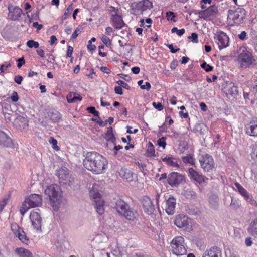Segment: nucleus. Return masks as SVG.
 Masks as SVG:
<instances>
[{"label": "nucleus", "mask_w": 257, "mask_h": 257, "mask_svg": "<svg viewBox=\"0 0 257 257\" xmlns=\"http://www.w3.org/2000/svg\"><path fill=\"white\" fill-rule=\"evenodd\" d=\"M199 160L201 168L204 172H211L215 168L214 159L211 155L208 154L202 155Z\"/></svg>", "instance_id": "0eeeda50"}, {"label": "nucleus", "mask_w": 257, "mask_h": 257, "mask_svg": "<svg viewBox=\"0 0 257 257\" xmlns=\"http://www.w3.org/2000/svg\"><path fill=\"white\" fill-rule=\"evenodd\" d=\"M17 61L18 62L17 64V67L19 68H20L22 67V66L25 63V62L23 57L19 58L18 60H17Z\"/></svg>", "instance_id": "5fc2aeb1"}, {"label": "nucleus", "mask_w": 257, "mask_h": 257, "mask_svg": "<svg viewBox=\"0 0 257 257\" xmlns=\"http://www.w3.org/2000/svg\"><path fill=\"white\" fill-rule=\"evenodd\" d=\"M114 121V118L113 117H109L108 119L105 120V121H102L100 119V121H98L97 123L101 127H104L109 123L111 124Z\"/></svg>", "instance_id": "e433bc0d"}, {"label": "nucleus", "mask_w": 257, "mask_h": 257, "mask_svg": "<svg viewBox=\"0 0 257 257\" xmlns=\"http://www.w3.org/2000/svg\"><path fill=\"white\" fill-rule=\"evenodd\" d=\"M171 244L173 254L177 256L186 254L187 250L184 245V239L183 237L180 236L175 237L172 240Z\"/></svg>", "instance_id": "423d86ee"}, {"label": "nucleus", "mask_w": 257, "mask_h": 257, "mask_svg": "<svg viewBox=\"0 0 257 257\" xmlns=\"http://www.w3.org/2000/svg\"><path fill=\"white\" fill-rule=\"evenodd\" d=\"M90 196L93 198V202L97 212L99 215H102L104 212V201L101 199V194L94 190L89 192Z\"/></svg>", "instance_id": "1a4fd4ad"}, {"label": "nucleus", "mask_w": 257, "mask_h": 257, "mask_svg": "<svg viewBox=\"0 0 257 257\" xmlns=\"http://www.w3.org/2000/svg\"><path fill=\"white\" fill-rule=\"evenodd\" d=\"M114 208L118 214L132 221H134L138 215L137 211L131 208L129 205L121 199H118L115 201Z\"/></svg>", "instance_id": "f03ea898"}, {"label": "nucleus", "mask_w": 257, "mask_h": 257, "mask_svg": "<svg viewBox=\"0 0 257 257\" xmlns=\"http://www.w3.org/2000/svg\"><path fill=\"white\" fill-rule=\"evenodd\" d=\"M27 46L31 48L33 47L37 48L39 47V44L38 42L35 41L33 40H30L27 41Z\"/></svg>", "instance_id": "4c0bfd02"}, {"label": "nucleus", "mask_w": 257, "mask_h": 257, "mask_svg": "<svg viewBox=\"0 0 257 257\" xmlns=\"http://www.w3.org/2000/svg\"><path fill=\"white\" fill-rule=\"evenodd\" d=\"M101 40L107 47L109 46L111 44L110 39L104 35H102Z\"/></svg>", "instance_id": "58836bf2"}, {"label": "nucleus", "mask_w": 257, "mask_h": 257, "mask_svg": "<svg viewBox=\"0 0 257 257\" xmlns=\"http://www.w3.org/2000/svg\"><path fill=\"white\" fill-rule=\"evenodd\" d=\"M182 159L183 162L185 163H189L192 165H195V159L193 158L192 156L190 154L182 156Z\"/></svg>", "instance_id": "473e14b6"}, {"label": "nucleus", "mask_w": 257, "mask_h": 257, "mask_svg": "<svg viewBox=\"0 0 257 257\" xmlns=\"http://www.w3.org/2000/svg\"><path fill=\"white\" fill-rule=\"evenodd\" d=\"M48 114L50 119L54 122H58L61 118L60 113L55 109L50 110Z\"/></svg>", "instance_id": "c85d7f7f"}, {"label": "nucleus", "mask_w": 257, "mask_h": 257, "mask_svg": "<svg viewBox=\"0 0 257 257\" xmlns=\"http://www.w3.org/2000/svg\"><path fill=\"white\" fill-rule=\"evenodd\" d=\"M110 19L112 22V25L116 29H121L124 26L125 24L120 15L111 17Z\"/></svg>", "instance_id": "b1692460"}, {"label": "nucleus", "mask_w": 257, "mask_h": 257, "mask_svg": "<svg viewBox=\"0 0 257 257\" xmlns=\"http://www.w3.org/2000/svg\"><path fill=\"white\" fill-rule=\"evenodd\" d=\"M109 11L111 13V17L115 16V15H118V9L113 6H110L109 7Z\"/></svg>", "instance_id": "49530a36"}, {"label": "nucleus", "mask_w": 257, "mask_h": 257, "mask_svg": "<svg viewBox=\"0 0 257 257\" xmlns=\"http://www.w3.org/2000/svg\"><path fill=\"white\" fill-rule=\"evenodd\" d=\"M8 10L9 11L8 17L11 21H18L21 19L22 15H24L22 9L17 6L9 5Z\"/></svg>", "instance_id": "9b49d317"}, {"label": "nucleus", "mask_w": 257, "mask_h": 257, "mask_svg": "<svg viewBox=\"0 0 257 257\" xmlns=\"http://www.w3.org/2000/svg\"><path fill=\"white\" fill-rule=\"evenodd\" d=\"M153 7L152 3L149 0H142L136 5V8L142 12L150 10Z\"/></svg>", "instance_id": "5701e85b"}, {"label": "nucleus", "mask_w": 257, "mask_h": 257, "mask_svg": "<svg viewBox=\"0 0 257 257\" xmlns=\"http://www.w3.org/2000/svg\"><path fill=\"white\" fill-rule=\"evenodd\" d=\"M221 249L218 246H212L206 249L202 257H222Z\"/></svg>", "instance_id": "a211bd4d"}, {"label": "nucleus", "mask_w": 257, "mask_h": 257, "mask_svg": "<svg viewBox=\"0 0 257 257\" xmlns=\"http://www.w3.org/2000/svg\"><path fill=\"white\" fill-rule=\"evenodd\" d=\"M184 194L188 199H195L197 196V193L191 188L185 190Z\"/></svg>", "instance_id": "7c9ffc66"}, {"label": "nucleus", "mask_w": 257, "mask_h": 257, "mask_svg": "<svg viewBox=\"0 0 257 257\" xmlns=\"http://www.w3.org/2000/svg\"><path fill=\"white\" fill-rule=\"evenodd\" d=\"M218 13V10L215 5H212L203 11L198 12L199 17L204 20H207L210 17H215Z\"/></svg>", "instance_id": "4468645a"}, {"label": "nucleus", "mask_w": 257, "mask_h": 257, "mask_svg": "<svg viewBox=\"0 0 257 257\" xmlns=\"http://www.w3.org/2000/svg\"><path fill=\"white\" fill-rule=\"evenodd\" d=\"M166 17L168 20H172L173 18L175 17L174 13L172 12L169 11L166 13Z\"/></svg>", "instance_id": "052dcab7"}, {"label": "nucleus", "mask_w": 257, "mask_h": 257, "mask_svg": "<svg viewBox=\"0 0 257 257\" xmlns=\"http://www.w3.org/2000/svg\"><path fill=\"white\" fill-rule=\"evenodd\" d=\"M0 145L4 147L10 148H12L14 146L12 139L2 131H0Z\"/></svg>", "instance_id": "412c9836"}, {"label": "nucleus", "mask_w": 257, "mask_h": 257, "mask_svg": "<svg viewBox=\"0 0 257 257\" xmlns=\"http://www.w3.org/2000/svg\"><path fill=\"white\" fill-rule=\"evenodd\" d=\"M230 206L233 209H237L239 207V202L236 200L232 199Z\"/></svg>", "instance_id": "09e8293b"}, {"label": "nucleus", "mask_w": 257, "mask_h": 257, "mask_svg": "<svg viewBox=\"0 0 257 257\" xmlns=\"http://www.w3.org/2000/svg\"><path fill=\"white\" fill-rule=\"evenodd\" d=\"M105 138L108 142L112 143L113 145L116 144V139L113 133V129L111 126L107 128V132L105 134Z\"/></svg>", "instance_id": "bb28decb"}, {"label": "nucleus", "mask_w": 257, "mask_h": 257, "mask_svg": "<svg viewBox=\"0 0 257 257\" xmlns=\"http://www.w3.org/2000/svg\"><path fill=\"white\" fill-rule=\"evenodd\" d=\"M216 42L219 49H223L228 46L229 38L224 32H222L217 36Z\"/></svg>", "instance_id": "aec40b11"}, {"label": "nucleus", "mask_w": 257, "mask_h": 257, "mask_svg": "<svg viewBox=\"0 0 257 257\" xmlns=\"http://www.w3.org/2000/svg\"><path fill=\"white\" fill-rule=\"evenodd\" d=\"M247 230L250 234L255 237H257V218L250 223Z\"/></svg>", "instance_id": "c756f323"}, {"label": "nucleus", "mask_w": 257, "mask_h": 257, "mask_svg": "<svg viewBox=\"0 0 257 257\" xmlns=\"http://www.w3.org/2000/svg\"><path fill=\"white\" fill-rule=\"evenodd\" d=\"M235 186L238 192L244 197L245 200L248 201H250L252 200L249 194L239 183H235Z\"/></svg>", "instance_id": "cd10ccee"}, {"label": "nucleus", "mask_w": 257, "mask_h": 257, "mask_svg": "<svg viewBox=\"0 0 257 257\" xmlns=\"http://www.w3.org/2000/svg\"><path fill=\"white\" fill-rule=\"evenodd\" d=\"M114 91L115 93L119 95H122L123 94L122 89L121 86H116L114 88Z\"/></svg>", "instance_id": "13d9d810"}, {"label": "nucleus", "mask_w": 257, "mask_h": 257, "mask_svg": "<svg viewBox=\"0 0 257 257\" xmlns=\"http://www.w3.org/2000/svg\"><path fill=\"white\" fill-rule=\"evenodd\" d=\"M245 132L249 136L257 137V118L253 119L245 125Z\"/></svg>", "instance_id": "6ab92c4d"}, {"label": "nucleus", "mask_w": 257, "mask_h": 257, "mask_svg": "<svg viewBox=\"0 0 257 257\" xmlns=\"http://www.w3.org/2000/svg\"><path fill=\"white\" fill-rule=\"evenodd\" d=\"M56 175L60 181H66L69 176L68 170L66 168H60L57 170Z\"/></svg>", "instance_id": "393cba45"}, {"label": "nucleus", "mask_w": 257, "mask_h": 257, "mask_svg": "<svg viewBox=\"0 0 257 257\" xmlns=\"http://www.w3.org/2000/svg\"><path fill=\"white\" fill-rule=\"evenodd\" d=\"M153 106L157 109L159 111H161L163 109V106L160 102H153L152 103Z\"/></svg>", "instance_id": "8fccbe9b"}, {"label": "nucleus", "mask_w": 257, "mask_h": 257, "mask_svg": "<svg viewBox=\"0 0 257 257\" xmlns=\"http://www.w3.org/2000/svg\"><path fill=\"white\" fill-rule=\"evenodd\" d=\"M42 199L40 195L33 194L26 198L23 203L20 209L21 214L23 216L30 208H34L42 204Z\"/></svg>", "instance_id": "7ed1b4c3"}, {"label": "nucleus", "mask_w": 257, "mask_h": 257, "mask_svg": "<svg viewBox=\"0 0 257 257\" xmlns=\"http://www.w3.org/2000/svg\"><path fill=\"white\" fill-rule=\"evenodd\" d=\"M188 173L190 180L199 185L203 184L205 182V179H208L201 172L197 171L192 167L188 168Z\"/></svg>", "instance_id": "f8f14e48"}, {"label": "nucleus", "mask_w": 257, "mask_h": 257, "mask_svg": "<svg viewBox=\"0 0 257 257\" xmlns=\"http://www.w3.org/2000/svg\"><path fill=\"white\" fill-rule=\"evenodd\" d=\"M30 218L32 224L37 230H41L42 219L40 214L35 211L31 213Z\"/></svg>", "instance_id": "dca6fc26"}, {"label": "nucleus", "mask_w": 257, "mask_h": 257, "mask_svg": "<svg viewBox=\"0 0 257 257\" xmlns=\"http://www.w3.org/2000/svg\"><path fill=\"white\" fill-rule=\"evenodd\" d=\"M176 200L173 197H169L166 202L165 211L169 215H172L175 212Z\"/></svg>", "instance_id": "4be33fe9"}, {"label": "nucleus", "mask_w": 257, "mask_h": 257, "mask_svg": "<svg viewBox=\"0 0 257 257\" xmlns=\"http://www.w3.org/2000/svg\"><path fill=\"white\" fill-rule=\"evenodd\" d=\"M166 137H162V138L159 139L157 141V144L160 146L162 147L163 149L165 148L166 146Z\"/></svg>", "instance_id": "ea45409f"}, {"label": "nucleus", "mask_w": 257, "mask_h": 257, "mask_svg": "<svg viewBox=\"0 0 257 257\" xmlns=\"http://www.w3.org/2000/svg\"><path fill=\"white\" fill-rule=\"evenodd\" d=\"M8 202V198H4L0 201V208L3 209Z\"/></svg>", "instance_id": "0e129e2a"}, {"label": "nucleus", "mask_w": 257, "mask_h": 257, "mask_svg": "<svg viewBox=\"0 0 257 257\" xmlns=\"http://www.w3.org/2000/svg\"><path fill=\"white\" fill-rule=\"evenodd\" d=\"M167 182L171 187H177L185 182V177L178 172H173L168 175Z\"/></svg>", "instance_id": "9d476101"}, {"label": "nucleus", "mask_w": 257, "mask_h": 257, "mask_svg": "<svg viewBox=\"0 0 257 257\" xmlns=\"http://www.w3.org/2000/svg\"><path fill=\"white\" fill-rule=\"evenodd\" d=\"M12 230L16 236L18 237L23 243L28 244L29 239L21 228L18 225H14L12 227Z\"/></svg>", "instance_id": "f3484780"}, {"label": "nucleus", "mask_w": 257, "mask_h": 257, "mask_svg": "<svg viewBox=\"0 0 257 257\" xmlns=\"http://www.w3.org/2000/svg\"><path fill=\"white\" fill-rule=\"evenodd\" d=\"M151 84L148 82H145V85H144L143 86H141V89H146L147 90H149L151 88Z\"/></svg>", "instance_id": "774afa93"}, {"label": "nucleus", "mask_w": 257, "mask_h": 257, "mask_svg": "<svg viewBox=\"0 0 257 257\" xmlns=\"http://www.w3.org/2000/svg\"><path fill=\"white\" fill-rule=\"evenodd\" d=\"M87 49L90 51H94L96 49V46L95 45L91 43L90 41H88V44L87 45Z\"/></svg>", "instance_id": "338daca9"}, {"label": "nucleus", "mask_w": 257, "mask_h": 257, "mask_svg": "<svg viewBox=\"0 0 257 257\" xmlns=\"http://www.w3.org/2000/svg\"><path fill=\"white\" fill-rule=\"evenodd\" d=\"M164 162H166V163L172 167H179V165L177 164L175 159L170 157H164L162 159Z\"/></svg>", "instance_id": "2f4dec72"}, {"label": "nucleus", "mask_w": 257, "mask_h": 257, "mask_svg": "<svg viewBox=\"0 0 257 257\" xmlns=\"http://www.w3.org/2000/svg\"><path fill=\"white\" fill-rule=\"evenodd\" d=\"M171 32L172 33L176 32L178 36H182V35H183L184 34V33H185V29L184 28H182L181 29L178 30L177 29V28L174 27V28H173L172 29Z\"/></svg>", "instance_id": "37998d69"}, {"label": "nucleus", "mask_w": 257, "mask_h": 257, "mask_svg": "<svg viewBox=\"0 0 257 257\" xmlns=\"http://www.w3.org/2000/svg\"><path fill=\"white\" fill-rule=\"evenodd\" d=\"M147 156L149 157L155 156V149L153 144L149 142L147 149Z\"/></svg>", "instance_id": "f704fd0d"}, {"label": "nucleus", "mask_w": 257, "mask_h": 257, "mask_svg": "<svg viewBox=\"0 0 257 257\" xmlns=\"http://www.w3.org/2000/svg\"><path fill=\"white\" fill-rule=\"evenodd\" d=\"M178 61L177 60H173L170 64V68L172 70H174L178 65Z\"/></svg>", "instance_id": "e2e57ef3"}, {"label": "nucleus", "mask_w": 257, "mask_h": 257, "mask_svg": "<svg viewBox=\"0 0 257 257\" xmlns=\"http://www.w3.org/2000/svg\"><path fill=\"white\" fill-rule=\"evenodd\" d=\"M60 188L57 184H53L48 186L45 190V193L47 195L51 202L54 204L52 206H57L60 204L62 196L60 192Z\"/></svg>", "instance_id": "20e7f679"}, {"label": "nucleus", "mask_w": 257, "mask_h": 257, "mask_svg": "<svg viewBox=\"0 0 257 257\" xmlns=\"http://www.w3.org/2000/svg\"><path fill=\"white\" fill-rule=\"evenodd\" d=\"M18 257H33L32 252L29 250L22 247H17L15 251Z\"/></svg>", "instance_id": "a878e982"}, {"label": "nucleus", "mask_w": 257, "mask_h": 257, "mask_svg": "<svg viewBox=\"0 0 257 257\" xmlns=\"http://www.w3.org/2000/svg\"><path fill=\"white\" fill-rule=\"evenodd\" d=\"M238 36L240 40H244L246 38L247 33L245 31H243Z\"/></svg>", "instance_id": "69168bd1"}, {"label": "nucleus", "mask_w": 257, "mask_h": 257, "mask_svg": "<svg viewBox=\"0 0 257 257\" xmlns=\"http://www.w3.org/2000/svg\"><path fill=\"white\" fill-rule=\"evenodd\" d=\"M82 30V28L80 27H78L75 30V31L73 33L71 38L72 39H75L78 36L79 34L81 32Z\"/></svg>", "instance_id": "a18cd8bd"}, {"label": "nucleus", "mask_w": 257, "mask_h": 257, "mask_svg": "<svg viewBox=\"0 0 257 257\" xmlns=\"http://www.w3.org/2000/svg\"><path fill=\"white\" fill-rule=\"evenodd\" d=\"M166 45L170 49V51L172 53H175L180 50L179 48L174 49L173 47V45L172 44H166Z\"/></svg>", "instance_id": "bf43d9fd"}, {"label": "nucleus", "mask_w": 257, "mask_h": 257, "mask_svg": "<svg viewBox=\"0 0 257 257\" xmlns=\"http://www.w3.org/2000/svg\"><path fill=\"white\" fill-rule=\"evenodd\" d=\"M141 203L144 212L148 215H151L155 211V206L151 199L147 196H144L141 200Z\"/></svg>", "instance_id": "2eb2a0df"}, {"label": "nucleus", "mask_w": 257, "mask_h": 257, "mask_svg": "<svg viewBox=\"0 0 257 257\" xmlns=\"http://www.w3.org/2000/svg\"><path fill=\"white\" fill-rule=\"evenodd\" d=\"M119 173L122 178L126 180L132 178V173H131L130 171L128 170L122 169Z\"/></svg>", "instance_id": "72a5a7b5"}, {"label": "nucleus", "mask_w": 257, "mask_h": 257, "mask_svg": "<svg viewBox=\"0 0 257 257\" xmlns=\"http://www.w3.org/2000/svg\"><path fill=\"white\" fill-rule=\"evenodd\" d=\"M118 75L122 79H124L126 81L129 82L131 80V77L126 74L123 73L118 74Z\"/></svg>", "instance_id": "603ef678"}, {"label": "nucleus", "mask_w": 257, "mask_h": 257, "mask_svg": "<svg viewBox=\"0 0 257 257\" xmlns=\"http://www.w3.org/2000/svg\"><path fill=\"white\" fill-rule=\"evenodd\" d=\"M116 83L120 86H122V87L125 88L127 90H130L131 87L130 86L126 83H125L122 80H118L116 82Z\"/></svg>", "instance_id": "de8ad7c7"}, {"label": "nucleus", "mask_w": 257, "mask_h": 257, "mask_svg": "<svg viewBox=\"0 0 257 257\" xmlns=\"http://www.w3.org/2000/svg\"><path fill=\"white\" fill-rule=\"evenodd\" d=\"M238 93L237 88L234 85L230 87L228 90V94L231 95L233 97L237 96Z\"/></svg>", "instance_id": "c9c22d12"}, {"label": "nucleus", "mask_w": 257, "mask_h": 257, "mask_svg": "<svg viewBox=\"0 0 257 257\" xmlns=\"http://www.w3.org/2000/svg\"><path fill=\"white\" fill-rule=\"evenodd\" d=\"M191 220L186 215L179 214L177 215L175 220L174 224L179 228L187 230L189 228Z\"/></svg>", "instance_id": "ddd939ff"}, {"label": "nucleus", "mask_w": 257, "mask_h": 257, "mask_svg": "<svg viewBox=\"0 0 257 257\" xmlns=\"http://www.w3.org/2000/svg\"><path fill=\"white\" fill-rule=\"evenodd\" d=\"M49 142L52 145L53 148L56 150H59V147L57 146V141L53 137H51L49 139Z\"/></svg>", "instance_id": "a19ab883"}, {"label": "nucleus", "mask_w": 257, "mask_h": 257, "mask_svg": "<svg viewBox=\"0 0 257 257\" xmlns=\"http://www.w3.org/2000/svg\"><path fill=\"white\" fill-rule=\"evenodd\" d=\"M239 59L241 63L242 68H247L251 65L254 64L255 60L253 58L252 53L244 48L239 55Z\"/></svg>", "instance_id": "6e6552de"}, {"label": "nucleus", "mask_w": 257, "mask_h": 257, "mask_svg": "<svg viewBox=\"0 0 257 257\" xmlns=\"http://www.w3.org/2000/svg\"><path fill=\"white\" fill-rule=\"evenodd\" d=\"M74 181V178L73 177H69L68 179H67L66 181H65V182H64L65 184H68L69 186H71L73 185Z\"/></svg>", "instance_id": "680f3d73"}, {"label": "nucleus", "mask_w": 257, "mask_h": 257, "mask_svg": "<svg viewBox=\"0 0 257 257\" xmlns=\"http://www.w3.org/2000/svg\"><path fill=\"white\" fill-rule=\"evenodd\" d=\"M188 38L191 39L193 43H197L198 42V34L196 33H192L191 36L188 37Z\"/></svg>", "instance_id": "c03bdc74"}, {"label": "nucleus", "mask_w": 257, "mask_h": 257, "mask_svg": "<svg viewBox=\"0 0 257 257\" xmlns=\"http://www.w3.org/2000/svg\"><path fill=\"white\" fill-rule=\"evenodd\" d=\"M73 51V48L71 46H68L67 48V57H71Z\"/></svg>", "instance_id": "4d7b16f0"}, {"label": "nucleus", "mask_w": 257, "mask_h": 257, "mask_svg": "<svg viewBox=\"0 0 257 257\" xmlns=\"http://www.w3.org/2000/svg\"><path fill=\"white\" fill-rule=\"evenodd\" d=\"M245 18L246 11L242 7H238L235 9H230L228 11V19L232 20L237 25L243 23Z\"/></svg>", "instance_id": "39448f33"}, {"label": "nucleus", "mask_w": 257, "mask_h": 257, "mask_svg": "<svg viewBox=\"0 0 257 257\" xmlns=\"http://www.w3.org/2000/svg\"><path fill=\"white\" fill-rule=\"evenodd\" d=\"M83 164L86 169L95 174L104 173L108 167L106 158L95 151L87 152Z\"/></svg>", "instance_id": "f257e3e1"}, {"label": "nucleus", "mask_w": 257, "mask_h": 257, "mask_svg": "<svg viewBox=\"0 0 257 257\" xmlns=\"http://www.w3.org/2000/svg\"><path fill=\"white\" fill-rule=\"evenodd\" d=\"M14 81L18 84H21L23 80V77L21 75H17L14 77Z\"/></svg>", "instance_id": "6e6d98bb"}, {"label": "nucleus", "mask_w": 257, "mask_h": 257, "mask_svg": "<svg viewBox=\"0 0 257 257\" xmlns=\"http://www.w3.org/2000/svg\"><path fill=\"white\" fill-rule=\"evenodd\" d=\"M82 99V97L80 95L75 96V94H74L73 99L69 100V101H70L71 102H76L77 101H81Z\"/></svg>", "instance_id": "864d4df0"}, {"label": "nucleus", "mask_w": 257, "mask_h": 257, "mask_svg": "<svg viewBox=\"0 0 257 257\" xmlns=\"http://www.w3.org/2000/svg\"><path fill=\"white\" fill-rule=\"evenodd\" d=\"M11 99L12 101L14 102H16L18 101L19 97L17 92L13 91L11 96Z\"/></svg>", "instance_id": "3c124183"}, {"label": "nucleus", "mask_w": 257, "mask_h": 257, "mask_svg": "<svg viewBox=\"0 0 257 257\" xmlns=\"http://www.w3.org/2000/svg\"><path fill=\"white\" fill-rule=\"evenodd\" d=\"M201 67L204 69L206 72H210L212 71L213 67L210 65L207 64V63L204 61L201 64Z\"/></svg>", "instance_id": "79ce46f5"}]
</instances>
